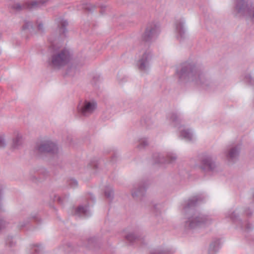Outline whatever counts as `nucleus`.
Returning a JSON list of instances; mask_svg holds the SVG:
<instances>
[{"label":"nucleus","mask_w":254,"mask_h":254,"mask_svg":"<svg viewBox=\"0 0 254 254\" xmlns=\"http://www.w3.org/2000/svg\"><path fill=\"white\" fill-rule=\"evenodd\" d=\"M176 75L182 84L201 85L204 88L209 85L201 67L193 61L189 60L180 64L176 70Z\"/></svg>","instance_id":"nucleus-1"},{"label":"nucleus","mask_w":254,"mask_h":254,"mask_svg":"<svg viewBox=\"0 0 254 254\" xmlns=\"http://www.w3.org/2000/svg\"><path fill=\"white\" fill-rule=\"evenodd\" d=\"M236 15L242 16L254 22V3L250 0H236Z\"/></svg>","instance_id":"nucleus-2"},{"label":"nucleus","mask_w":254,"mask_h":254,"mask_svg":"<svg viewBox=\"0 0 254 254\" xmlns=\"http://www.w3.org/2000/svg\"><path fill=\"white\" fill-rule=\"evenodd\" d=\"M169 120L172 125L178 129L180 137L188 141H193L195 139L192 130L183 126L182 119L179 115L172 113L169 116Z\"/></svg>","instance_id":"nucleus-3"},{"label":"nucleus","mask_w":254,"mask_h":254,"mask_svg":"<svg viewBox=\"0 0 254 254\" xmlns=\"http://www.w3.org/2000/svg\"><path fill=\"white\" fill-rule=\"evenodd\" d=\"M214 221V219L208 215H194L188 219L185 226L190 229H203L212 225Z\"/></svg>","instance_id":"nucleus-4"},{"label":"nucleus","mask_w":254,"mask_h":254,"mask_svg":"<svg viewBox=\"0 0 254 254\" xmlns=\"http://www.w3.org/2000/svg\"><path fill=\"white\" fill-rule=\"evenodd\" d=\"M71 59L69 51L65 48L56 52L52 57L51 65L55 68H60L66 64Z\"/></svg>","instance_id":"nucleus-5"},{"label":"nucleus","mask_w":254,"mask_h":254,"mask_svg":"<svg viewBox=\"0 0 254 254\" xmlns=\"http://www.w3.org/2000/svg\"><path fill=\"white\" fill-rule=\"evenodd\" d=\"M160 31V24L156 21L151 22L147 25L141 39L144 41L150 42L158 37Z\"/></svg>","instance_id":"nucleus-6"},{"label":"nucleus","mask_w":254,"mask_h":254,"mask_svg":"<svg viewBox=\"0 0 254 254\" xmlns=\"http://www.w3.org/2000/svg\"><path fill=\"white\" fill-rule=\"evenodd\" d=\"M152 58L151 52L149 49L140 52L137 62V66L140 71L146 72L150 67V62Z\"/></svg>","instance_id":"nucleus-7"},{"label":"nucleus","mask_w":254,"mask_h":254,"mask_svg":"<svg viewBox=\"0 0 254 254\" xmlns=\"http://www.w3.org/2000/svg\"><path fill=\"white\" fill-rule=\"evenodd\" d=\"M97 108V104L94 101H80L77 105V112L81 116L88 117L93 113Z\"/></svg>","instance_id":"nucleus-8"},{"label":"nucleus","mask_w":254,"mask_h":254,"mask_svg":"<svg viewBox=\"0 0 254 254\" xmlns=\"http://www.w3.org/2000/svg\"><path fill=\"white\" fill-rule=\"evenodd\" d=\"M174 32L178 39L181 40L187 37V28L186 20L184 18L176 20L174 23Z\"/></svg>","instance_id":"nucleus-9"},{"label":"nucleus","mask_w":254,"mask_h":254,"mask_svg":"<svg viewBox=\"0 0 254 254\" xmlns=\"http://www.w3.org/2000/svg\"><path fill=\"white\" fill-rule=\"evenodd\" d=\"M241 149V144L233 145L229 147L225 152L227 160L230 163L236 161L238 159Z\"/></svg>","instance_id":"nucleus-10"},{"label":"nucleus","mask_w":254,"mask_h":254,"mask_svg":"<svg viewBox=\"0 0 254 254\" xmlns=\"http://www.w3.org/2000/svg\"><path fill=\"white\" fill-rule=\"evenodd\" d=\"M40 152H51L56 153L58 151V146L55 143L51 140H45L42 142L37 147Z\"/></svg>","instance_id":"nucleus-11"},{"label":"nucleus","mask_w":254,"mask_h":254,"mask_svg":"<svg viewBox=\"0 0 254 254\" xmlns=\"http://www.w3.org/2000/svg\"><path fill=\"white\" fill-rule=\"evenodd\" d=\"M216 166L210 156H205L202 159L201 168L206 171L213 172Z\"/></svg>","instance_id":"nucleus-12"},{"label":"nucleus","mask_w":254,"mask_h":254,"mask_svg":"<svg viewBox=\"0 0 254 254\" xmlns=\"http://www.w3.org/2000/svg\"><path fill=\"white\" fill-rule=\"evenodd\" d=\"M45 1H41L33 0L30 2L26 3L23 5H21L19 3H16L13 6V8L17 10H19L24 8L33 9L39 6L42 4H43L44 2H45Z\"/></svg>","instance_id":"nucleus-13"},{"label":"nucleus","mask_w":254,"mask_h":254,"mask_svg":"<svg viewBox=\"0 0 254 254\" xmlns=\"http://www.w3.org/2000/svg\"><path fill=\"white\" fill-rule=\"evenodd\" d=\"M156 157V162L157 163H172L174 162L177 158V155L172 153L167 154L165 158L162 155H157Z\"/></svg>","instance_id":"nucleus-14"},{"label":"nucleus","mask_w":254,"mask_h":254,"mask_svg":"<svg viewBox=\"0 0 254 254\" xmlns=\"http://www.w3.org/2000/svg\"><path fill=\"white\" fill-rule=\"evenodd\" d=\"M22 143L23 136L22 134L18 131H14L11 143L12 147L15 149L18 148L22 145Z\"/></svg>","instance_id":"nucleus-15"},{"label":"nucleus","mask_w":254,"mask_h":254,"mask_svg":"<svg viewBox=\"0 0 254 254\" xmlns=\"http://www.w3.org/2000/svg\"><path fill=\"white\" fill-rule=\"evenodd\" d=\"M144 187L141 185H135L131 190V195L134 198H138L143 195Z\"/></svg>","instance_id":"nucleus-16"},{"label":"nucleus","mask_w":254,"mask_h":254,"mask_svg":"<svg viewBox=\"0 0 254 254\" xmlns=\"http://www.w3.org/2000/svg\"><path fill=\"white\" fill-rule=\"evenodd\" d=\"M74 214L78 216H87L89 212L86 206L80 205L75 208Z\"/></svg>","instance_id":"nucleus-17"},{"label":"nucleus","mask_w":254,"mask_h":254,"mask_svg":"<svg viewBox=\"0 0 254 254\" xmlns=\"http://www.w3.org/2000/svg\"><path fill=\"white\" fill-rule=\"evenodd\" d=\"M174 253L168 248H160L152 251L150 254H173Z\"/></svg>","instance_id":"nucleus-18"},{"label":"nucleus","mask_w":254,"mask_h":254,"mask_svg":"<svg viewBox=\"0 0 254 254\" xmlns=\"http://www.w3.org/2000/svg\"><path fill=\"white\" fill-rule=\"evenodd\" d=\"M57 22L58 23L59 26L60 27L61 32L62 33H64L65 32V27L67 25L68 23L66 20H64L62 18H59Z\"/></svg>","instance_id":"nucleus-19"},{"label":"nucleus","mask_w":254,"mask_h":254,"mask_svg":"<svg viewBox=\"0 0 254 254\" xmlns=\"http://www.w3.org/2000/svg\"><path fill=\"white\" fill-rule=\"evenodd\" d=\"M7 136L5 134H0V149L5 147L7 144Z\"/></svg>","instance_id":"nucleus-20"},{"label":"nucleus","mask_w":254,"mask_h":254,"mask_svg":"<svg viewBox=\"0 0 254 254\" xmlns=\"http://www.w3.org/2000/svg\"><path fill=\"white\" fill-rule=\"evenodd\" d=\"M238 212L237 210L231 212L230 211L227 215V217H230V219L234 222H236L238 219Z\"/></svg>","instance_id":"nucleus-21"},{"label":"nucleus","mask_w":254,"mask_h":254,"mask_svg":"<svg viewBox=\"0 0 254 254\" xmlns=\"http://www.w3.org/2000/svg\"><path fill=\"white\" fill-rule=\"evenodd\" d=\"M105 195L106 197L110 199L113 196V191L111 187H107L105 190Z\"/></svg>","instance_id":"nucleus-22"},{"label":"nucleus","mask_w":254,"mask_h":254,"mask_svg":"<svg viewBox=\"0 0 254 254\" xmlns=\"http://www.w3.org/2000/svg\"><path fill=\"white\" fill-rule=\"evenodd\" d=\"M148 142L146 139L142 138L139 140L138 147L139 149L143 148V147L148 145Z\"/></svg>","instance_id":"nucleus-23"},{"label":"nucleus","mask_w":254,"mask_h":254,"mask_svg":"<svg viewBox=\"0 0 254 254\" xmlns=\"http://www.w3.org/2000/svg\"><path fill=\"white\" fill-rule=\"evenodd\" d=\"M198 198L197 196H194L191 198L190 199L187 203V207H190L194 206Z\"/></svg>","instance_id":"nucleus-24"},{"label":"nucleus","mask_w":254,"mask_h":254,"mask_svg":"<svg viewBox=\"0 0 254 254\" xmlns=\"http://www.w3.org/2000/svg\"><path fill=\"white\" fill-rule=\"evenodd\" d=\"M218 250V247L215 244H211L209 249V254H215Z\"/></svg>","instance_id":"nucleus-25"},{"label":"nucleus","mask_w":254,"mask_h":254,"mask_svg":"<svg viewBox=\"0 0 254 254\" xmlns=\"http://www.w3.org/2000/svg\"><path fill=\"white\" fill-rule=\"evenodd\" d=\"M6 244L9 247H12L14 245L15 242L12 237H8L5 241Z\"/></svg>","instance_id":"nucleus-26"},{"label":"nucleus","mask_w":254,"mask_h":254,"mask_svg":"<svg viewBox=\"0 0 254 254\" xmlns=\"http://www.w3.org/2000/svg\"><path fill=\"white\" fill-rule=\"evenodd\" d=\"M68 184L72 188H75L77 186L78 183L76 180L71 179L69 181Z\"/></svg>","instance_id":"nucleus-27"},{"label":"nucleus","mask_w":254,"mask_h":254,"mask_svg":"<svg viewBox=\"0 0 254 254\" xmlns=\"http://www.w3.org/2000/svg\"><path fill=\"white\" fill-rule=\"evenodd\" d=\"M126 239L129 241L132 242L135 239L136 237L133 233H129L126 236Z\"/></svg>","instance_id":"nucleus-28"},{"label":"nucleus","mask_w":254,"mask_h":254,"mask_svg":"<svg viewBox=\"0 0 254 254\" xmlns=\"http://www.w3.org/2000/svg\"><path fill=\"white\" fill-rule=\"evenodd\" d=\"M97 167V164L95 162H91L88 165V168L89 169H96Z\"/></svg>","instance_id":"nucleus-29"},{"label":"nucleus","mask_w":254,"mask_h":254,"mask_svg":"<svg viewBox=\"0 0 254 254\" xmlns=\"http://www.w3.org/2000/svg\"><path fill=\"white\" fill-rule=\"evenodd\" d=\"M84 8L89 10V11H91L92 10V9L94 7V6H92V5H91L90 4H86L84 6Z\"/></svg>","instance_id":"nucleus-30"},{"label":"nucleus","mask_w":254,"mask_h":254,"mask_svg":"<svg viewBox=\"0 0 254 254\" xmlns=\"http://www.w3.org/2000/svg\"><path fill=\"white\" fill-rule=\"evenodd\" d=\"M38 29L39 31H43L44 29L43 24L42 23H39L37 25Z\"/></svg>","instance_id":"nucleus-31"},{"label":"nucleus","mask_w":254,"mask_h":254,"mask_svg":"<svg viewBox=\"0 0 254 254\" xmlns=\"http://www.w3.org/2000/svg\"><path fill=\"white\" fill-rule=\"evenodd\" d=\"M246 78H247V80L248 81H249L250 82L252 83L253 81H254V79L251 75H248Z\"/></svg>","instance_id":"nucleus-32"},{"label":"nucleus","mask_w":254,"mask_h":254,"mask_svg":"<svg viewBox=\"0 0 254 254\" xmlns=\"http://www.w3.org/2000/svg\"><path fill=\"white\" fill-rule=\"evenodd\" d=\"M31 217L32 219H33L34 220H35L36 221H38V218L37 214L35 213V214H31Z\"/></svg>","instance_id":"nucleus-33"},{"label":"nucleus","mask_w":254,"mask_h":254,"mask_svg":"<svg viewBox=\"0 0 254 254\" xmlns=\"http://www.w3.org/2000/svg\"><path fill=\"white\" fill-rule=\"evenodd\" d=\"M33 249L35 252H38L40 250V247L37 245L34 246Z\"/></svg>","instance_id":"nucleus-34"},{"label":"nucleus","mask_w":254,"mask_h":254,"mask_svg":"<svg viewBox=\"0 0 254 254\" xmlns=\"http://www.w3.org/2000/svg\"><path fill=\"white\" fill-rule=\"evenodd\" d=\"M4 222L1 219H0V229L4 225Z\"/></svg>","instance_id":"nucleus-35"}]
</instances>
